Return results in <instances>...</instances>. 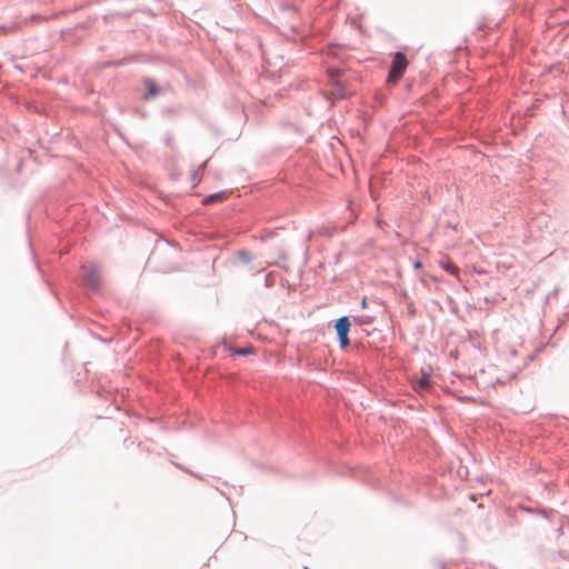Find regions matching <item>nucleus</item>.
Returning a JSON list of instances; mask_svg holds the SVG:
<instances>
[{
  "label": "nucleus",
  "mask_w": 569,
  "mask_h": 569,
  "mask_svg": "<svg viewBox=\"0 0 569 569\" xmlns=\"http://www.w3.org/2000/svg\"><path fill=\"white\" fill-rule=\"evenodd\" d=\"M361 308H367V299L363 298L362 301H361Z\"/></svg>",
  "instance_id": "1a4fd4ad"
},
{
  "label": "nucleus",
  "mask_w": 569,
  "mask_h": 569,
  "mask_svg": "<svg viewBox=\"0 0 569 569\" xmlns=\"http://www.w3.org/2000/svg\"><path fill=\"white\" fill-rule=\"evenodd\" d=\"M421 267H422V263H421L420 261H417V262L415 263V268H416V269H419V268H421Z\"/></svg>",
  "instance_id": "9d476101"
},
{
  "label": "nucleus",
  "mask_w": 569,
  "mask_h": 569,
  "mask_svg": "<svg viewBox=\"0 0 569 569\" xmlns=\"http://www.w3.org/2000/svg\"><path fill=\"white\" fill-rule=\"evenodd\" d=\"M430 373L429 372H426V371H422V376L421 378L417 381V383L415 385V389L416 390H419V391H422V390H427L429 389L430 387Z\"/></svg>",
  "instance_id": "20e7f679"
},
{
  "label": "nucleus",
  "mask_w": 569,
  "mask_h": 569,
  "mask_svg": "<svg viewBox=\"0 0 569 569\" xmlns=\"http://www.w3.org/2000/svg\"><path fill=\"white\" fill-rule=\"evenodd\" d=\"M146 87L148 89L146 98H153L158 92V87L156 86V83L152 80H147Z\"/></svg>",
  "instance_id": "423d86ee"
},
{
  "label": "nucleus",
  "mask_w": 569,
  "mask_h": 569,
  "mask_svg": "<svg viewBox=\"0 0 569 569\" xmlns=\"http://www.w3.org/2000/svg\"><path fill=\"white\" fill-rule=\"evenodd\" d=\"M226 198V194L223 192L214 193L206 197L202 201L203 204H209L216 201H220Z\"/></svg>",
  "instance_id": "0eeeda50"
},
{
  "label": "nucleus",
  "mask_w": 569,
  "mask_h": 569,
  "mask_svg": "<svg viewBox=\"0 0 569 569\" xmlns=\"http://www.w3.org/2000/svg\"><path fill=\"white\" fill-rule=\"evenodd\" d=\"M84 273L82 276V282L91 290H98L101 283L100 271L97 267L83 268Z\"/></svg>",
  "instance_id": "f03ea898"
},
{
  "label": "nucleus",
  "mask_w": 569,
  "mask_h": 569,
  "mask_svg": "<svg viewBox=\"0 0 569 569\" xmlns=\"http://www.w3.org/2000/svg\"><path fill=\"white\" fill-rule=\"evenodd\" d=\"M407 66H408V61H407L405 54L397 52L393 57V60H392V63L390 67L388 81L396 83L402 77L403 72L407 69Z\"/></svg>",
  "instance_id": "f257e3e1"
},
{
  "label": "nucleus",
  "mask_w": 569,
  "mask_h": 569,
  "mask_svg": "<svg viewBox=\"0 0 569 569\" xmlns=\"http://www.w3.org/2000/svg\"><path fill=\"white\" fill-rule=\"evenodd\" d=\"M441 266L446 271H448L452 276H456V277L459 276V268L451 261L441 262Z\"/></svg>",
  "instance_id": "39448f33"
},
{
  "label": "nucleus",
  "mask_w": 569,
  "mask_h": 569,
  "mask_svg": "<svg viewBox=\"0 0 569 569\" xmlns=\"http://www.w3.org/2000/svg\"><path fill=\"white\" fill-rule=\"evenodd\" d=\"M238 353L241 356H246L247 353H249V351L246 349H242V350H239Z\"/></svg>",
  "instance_id": "6e6552de"
},
{
  "label": "nucleus",
  "mask_w": 569,
  "mask_h": 569,
  "mask_svg": "<svg viewBox=\"0 0 569 569\" xmlns=\"http://www.w3.org/2000/svg\"><path fill=\"white\" fill-rule=\"evenodd\" d=\"M336 331L340 343L346 347L349 345L348 332L350 330V321L348 317H341L336 322Z\"/></svg>",
  "instance_id": "7ed1b4c3"
}]
</instances>
